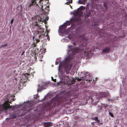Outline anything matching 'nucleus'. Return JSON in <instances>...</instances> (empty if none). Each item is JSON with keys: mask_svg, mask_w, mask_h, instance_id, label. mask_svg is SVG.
Returning a JSON list of instances; mask_svg holds the SVG:
<instances>
[{"mask_svg": "<svg viewBox=\"0 0 127 127\" xmlns=\"http://www.w3.org/2000/svg\"><path fill=\"white\" fill-rule=\"evenodd\" d=\"M67 1H68V0H67Z\"/></svg>", "mask_w": 127, "mask_h": 127, "instance_id": "8fccbe9b", "label": "nucleus"}, {"mask_svg": "<svg viewBox=\"0 0 127 127\" xmlns=\"http://www.w3.org/2000/svg\"><path fill=\"white\" fill-rule=\"evenodd\" d=\"M52 80V81H53L55 82H56V79H54L53 77H51Z\"/></svg>", "mask_w": 127, "mask_h": 127, "instance_id": "412c9836", "label": "nucleus"}, {"mask_svg": "<svg viewBox=\"0 0 127 127\" xmlns=\"http://www.w3.org/2000/svg\"><path fill=\"white\" fill-rule=\"evenodd\" d=\"M68 78V79L69 80H70V82H68V81H67V83L68 84H69V85H70L72 84H74L75 82V80H74L73 79L72 80H70L69 78Z\"/></svg>", "mask_w": 127, "mask_h": 127, "instance_id": "9b49d317", "label": "nucleus"}, {"mask_svg": "<svg viewBox=\"0 0 127 127\" xmlns=\"http://www.w3.org/2000/svg\"><path fill=\"white\" fill-rule=\"evenodd\" d=\"M68 48L67 54L69 56L68 58L70 60L72 59L73 56L76 53L80 52L84 54L86 53L87 52L86 50L87 47L85 45L84 46L81 45L79 46L78 47L75 48L73 46L69 45L68 46Z\"/></svg>", "mask_w": 127, "mask_h": 127, "instance_id": "f257e3e1", "label": "nucleus"}, {"mask_svg": "<svg viewBox=\"0 0 127 127\" xmlns=\"http://www.w3.org/2000/svg\"><path fill=\"white\" fill-rule=\"evenodd\" d=\"M31 106L29 104V103H28L26 107L23 109V110L26 111L27 113L29 112L32 110V109L31 108Z\"/></svg>", "mask_w": 127, "mask_h": 127, "instance_id": "0eeeda50", "label": "nucleus"}, {"mask_svg": "<svg viewBox=\"0 0 127 127\" xmlns=\"http://www.w3.org/2000/svg\"><path fill=\"white\" fill-rule=\"evenodd\" d=\"M92 119L96 121L98 119L97 117H95L92 118Z\"/></svg>", "mask_w": 127, "mask_h": 127, "instance_id": "2eb2a0df", "label": "nucleus"}, {"mask_svg": "<svg viewBox=\"0 0 127 127\" xmlns=\"http://www.w3.org/2000/svg\"><path fill=\"white\" fill-rule=\"evenodd\" d=\"M82 0L83 1V3L86 1V0Z\"/></svg>", "mask_w": 127, "mask_h": 127, "instance_id": "f704fd0d", "label": "nucleus"}, {"mask_svg": "<svg viewBox=\"0 0 127 127\" xmlns=\"http://www.w3.org/2000/svg\"><path fill=\"white\" fill-rule=\"evenodd\" d=\"M67 27V26L65 23L63 25H61L59 27V32L62 33H65L66 31V28Z\"/></svg>", "mask_w": 127, "mask_h": 127, "instance_id": "423d86ee", "label": "nucleus"}, {"mask_svg": "<svg viewBox=\"0 0 127 127\" xmlns=\"http://www.w3.org/2000/svg\"><path fill=\"white\" fill-rule=\"evenodd\" d=\"M49 19V17L46 16L45 18V19H42L40 18L39 19H36V25H34L38 29V31H37V35H38L39 37V38H43L45 35L44 34V29L41 28V26L40 25L39 26L37 24L38 23H42V22H45V23L46 22V21L48 20Z\"/></svg>", "mask_w": 127, "mask_h": 127, "instance_id": "f03ea898", "label": "nucleus"}, {"mask_svg": "<svg viewBox=\"0 0 127 127\" xmlns=\"http://www.w3.org/2000/svg\"><path fill=\"white\" fill-rule=\"evenodd\" d=\"M38 87H39V84L38 85Z\"/></svg>", "mask_w": 127, "mask_h": 127, "instance_id": "09e8293b", "label": "nucleus"}, {"mask_svg": "<svg viewBox=\"0 0 127 127\" xmlns=\"http://www.w3.org/2000/svg\"><path fill=\"white\" fill-rule=\"evenodd\" d=\"M26 75H29V74H28V73L25 74V76H26Z\"/></svg>", "mask_w": 127, "mask_h": 127, "instance_id": "a19ab883", "label": "nucleus"}, {"mask_svg": "<svg viewBox=\"0 0 127 127\" xmlns=\"http://www.w3.org/2000/svg\"><path fill=\"white\" fill-rule=\"evenodd\" d=\"M39 95H37L35 97H34V98L36 99H37V98H38L39 97Z\"/></svg>", "mask_w": 127, "mask_h": 127, "instance_id": "393cba45", "label": "nucleus"}, {"mask_svg": "<svg viewBox=\"0 0 127 127\" xmlns=\"http://www.w3.org/2000/svg\"><path fill=\"white\" fill-rule=\"evenodd\" d=\"M82 13V12L81 11H79L78 10L76 12V14L78 15L79 14V13L81 14Z\"/></svg>", "mask_w": 127, "mask_h": 127, "instance_id": "dca6fc26", "label": "nucleus"}, {"mask_svg": "<svg viewBox=\"0 0 127 127\" xmlns=\"http://www.w3.org/2000/svg\"><path fill=\"white\" fill-rule=\"evenodd\" d=\"M36 45L35 44V43H34L33 44H32L31 45V46L32 47H36Z\"/></svg>", "mask_w": 127, "mask_h": 127, "instance_id": "6ab92c4d", "label": "nucleus"}, {"mask_svg": "<svg viewBox=\"0 0 127 127\" xmlns=\"http://www.w3.org/2000/svg\"><path fill=\"white\" fill-rule=\"evenodd\" d=\"M12 101H14L15 100H14V98H13V96H12Z\"/></svg>", "mask_w": 127, "mask_h": 127, "instance_id": "72a5a7b5", "label": "nucleus"}, {"mask_svg": "<svg viewBox=\"0 0 127 127\" xmlns=\"http://www.w3.org/2000/svg\"><path fill=\"white\" fill-rule=\"evenodd\" d=\"M44 127H48L52 126V124L50 122H46L44 123Z\"/></svg>", "mask_w": 127, "mask_h": 127, "instance_id": "1a4fd4ad", "label": "nucleus"}, {"mask_svg": "<svg viewBox=\"0 0 127 127\" xmlns=\"http://www.w3.org/2000/svg\"><path fill=\"white\" fill-rule=\"evenodd\" d=\"M88 82H90L91 81H92L91 80H88V79H86V81H87V82H88Z\"/></svg>", "mask_w": 127, "mask_h": 127, "instance_id": "c756f323", "label": "nucleus"}, {"mask_svg": "<svg viewBox=\"0 0 127 127\" xmlns=\"http://www.w3.org/2000/svg\"><path fill=\"white\" fill-rule=\"evenodd\" d=\"M69 1H68L66 2L65 4H67V5H68L69 4Z\"/></svg>", "mask_w": 127, "mask_h": 127, "instance_id": "2f4dec72", "label": "nucleus"}, {"mask_svg": "<svg viewBox=\"0 0 127 127\" xmlns=\"http://www.w3.org/2000/svg\"><path fill=\"white\" fill-rule=\"evenodd\" d=\"M96 121V122L97 123H99L100 124H102V123H100V121L99 120H98V119Z\"/></svg>", "mask_w": 127, "mask_h": 127, "instance_id": "b1692460", "label": "nucleus"}, {"mask_svg": "<svg viewBox=\"0 0 127 127\" xmlns=\"http://www.w3.org/2000/svg\"><path fill=\"white\" fill-rule=\"evenodd\" d=\"M24 52H23L22 53V54L21 55H22L24 54Z\"/></svg>", "mask_w": 127, "mask_h": 127, "instance_id": "37998d69", "label": "nucleus"}, {"mask_svg": "<svg viewBox=\"0 0 127 127\" xmlns=\"http://www.w3.org/2000/svg\"><path fill=\"white\" fill-rule=\"evenodd\" d=\"M65 24H66V25L67 26H69L70 25V22L69 21H66V23H65Z\"/></svg>", "mask_w": 127, "mask_h": 127, "instance_id": "4468645a", "label": "nucleus"}, {"mask_svg": "<svg viewBox=\"0 0 127 127\" xmlns=\"http://www.w3.org/2000/svg\"><path fill=\"white\" fill-rule=\"evenodd\" d=\"M112 46V45H110V46L105 47L102 50L103 53H109L111 49V47Z\"/></svg>", "mask_w": 127, "mask_h": 127, "instance_id": "6e6552de", "label": "nucleus"}, {"mask_svg": "<svg viewBox=\"0 0 127 127\" xmlns=\"http://www.w3.org/2000/svg\"><path fill=\"white\" fill-rule=\"evenodd\" d=\"M97 78H95V79H93V81L95 82V81H96V80L97 79Z\"/></svg>", "mask_w": 127, "mask_h": 127, "instance_id": "473e14b6", "label": "nucleus"}, {"mask_svg": "<svg viewBox=\"0 0 127 127\" xmlns=\"http://www.w3.org/2000/svg\"><path fill=\"white\" fill-rule=\"evenodd\" d=\"M11 117L12 118H15L16 117L15 115H12Z\"/></svg>", "mask_w": 127, "mask_h": 127, "instance_id": "4be33fe9", "label": "nucleus"}, {"mask_svg": "<svg viewBox=\"0 0 127 127\" xmlns=\"http://www.w3.org/2000/svg\"><path fill=\"white\" fill-rule=\"evenodd\" d=\"M94 25H95V26H98V25H99V24H94Z\"/></svg>", "mask_w": 127, "mask_h": 127, "instance_id": "ea45409f", "label": "nucleus"}, {"mask_svg": "<svg viewBox=\"0 0 127 127\" xmlns=\"http://www.w3.org/2000/svg\"><path fill=\"white\" fill-rule=\"evenodd\" d=\"M68 1L69 3H72V0H70V1Z\"/></svg>", "mask_w": 127, "mask_h": 127, "instance_id": "7c9ffc66", "label": "nucleus"}, {"mask_svg": "<svg viewBox=\"0 0 127 127\" xmlns=\"http://www.w3.org/2000/svg\"><path fill=\"white\" fill-rule=\"evenodd\" d=\"M37 91L38 92V91L39 92H41V90H40V89H38L37 90Z\"/></svg>", "mask_w": 127, "mask_h": 127, "instance_id": "c9c22d12", "label": "nucleus"}, {"mask_svg": "<svg viewBox=\"0 0 127 127\" xmlns=\"http://www.w3.org/2000/svg\"><path fill=\"white\" fill-rule=\"evenodd\" d=\"M36 3L35 0H31V3L29 4V7H30L33 5H35Z\"/></svg>", "mask_w": 127, "mask_h": 127, "instance_id": "f8f14e48", "label": "nucleus"}, {"mask_svg": "<svg viewBox=\"0 0 127 127\" xmlns=\"http://www.w3.org/2000/svg\"><path fill=\"white\" fill-rule=\"evenodd\" d=\"M104 7L107 10L108 9V6H107V5H106L105 4H104Z\"/></svg>", "mask_w": 127, "mask_h": 127, "instance_id": "5701e85b", "label": "nucleus"}, {"mask_svg": "<svg viewBox=\"0 0 127 127\" xmlns=\"http://www.w3.org/2000/svg\"><path fill=\"white\" fill-rule=\"evenodd\" d=\"M34 37L33 36V38H32L33 40H34Z\"/></svg>", "mask_w": 127, "mask_h": 127, "instance_id": "a18cd8bd", "label": "nucleus"}, {"mask_svg": "<svg viewBox=\"0 0 127 127\" xmlns=\"http://www.w3.org/2000/svg\"><path fill=\"white\" fill-rule=\"evenodd\" d=\"M8 101H5L3 104H2L0 106L1 108H2V109L3 110H6L8 108H10L12 110H14L18 107V105L10 106L9 103V102L11 103V100H10V98L9 97L7 98Z\"/></svg>", "mask_w": 127, "mask_h": 127, "instance_id": "20e7f679", "label": "nucleus"}, {"mask_svg": "<svg viewBox=\"0 0 127 127\" xmlns=\"http://www.w3.org/2000/svg\"><path fill=\"white\" fill-rule=\"evenodd\" d=\"M76 79L77 81H81V80H86L85 78H84V77H81L80 78H76Z\"/></svg>", "mask_w": 127, "mask_h": 127, "instance_id": "ddd939ff", "label": "nucleus"}, {"mask_svg": "<svg viewBox=\"0 0 127 127\" xmlns=\"http://www.w3.org/2000/svg\"><path fill=\"white\" fill-rule=\"evenodd\" d=\"M88 74V72H86V75H85V77H86L87 75Z\"/></svg>", "mask_w": 127, "mask_h": 127, "instance_id": "4c0bfd02", "label": "nucleus"}, {"mask_svg": "<svg viewBox=\"0 0 127 127\" xmlns=\"http://www.w3.org/2000/svg\"><path fill=\"white\" fill-rule=\"evenodd\" d=\"M37 109H35L34 110V112L37 111Z\"/></svg>", "mask_w": 127, "mask_h": 127, "instance_id": "58836bf2", "label": "nucleus"}, {"mask_svg": "<svg viewBox=\"0 0 127 127\" xmlns=\"http://www.w3.org/2000/svg\"><path fill=\"white\" fill-rule=\"evenodd\" d=\"M77 43L76 42H74L73 43V44L75 46H76Z\"/></svg>", "mask_w": 127, "mask_h": 127, "instance_id": "c85d7f7f", "label": "nucleus"}, {"mask_svg": "<svg viewBox=\"0 0 127 127\" xmlns=\"http://www.w3.org/2000/svg\"><path fill=\"white\" fill-rule=\"evenodd\" d=\"M59 64V63L58 62H56L55 63V64L56 65H57Z\"/></svg>", "mask_w": 127, "mask_h": 127, "instance_id": "e433bc0d", "label": "nucleus"}, {"mask_svg": "<svg viewBox=\"0 0 127 127\" xmlns=\"http://www.w3.org/2000/svg\"><path fill=\"white\" fill-rule=\"evenodd\" d=\"M40 41V40L39 39H36V43L37 44V43L39 42Z\"/></svg>", "mask_w": 127, "mask_h": 127, "instance_id": "bb28decb", "label": "nucleus"}, {"mask_svg": "<svg viewBox=\"0 0 127 127\" xmlns=\"http://www.w3.org/2000/svg\"><path fill=\"white\" fill-rule=\"evenodd\" d=\"M8 96H9V97H10V96H9L10 95H8Z\"/></svg>", "mask_w": 127, "mask_h": 127, "instance_id": "de8ad7c7", "label": "nucleus"}, {"mask_svg": "<svg viewBox=\"0 0 127 127\" xmlns=\"http://www.w3.org/2000/svg\"><path fill=\"white\" fill-rule=\"evenodd\" d=\"M108 100L109 101H111L113 102V99H109V98L108 99Z\"/></svg>", "mask_w": 127, "mask_h": 127, "instance_id": "cd10ccee", "label": "nucleus"}, {"mask_svg": "<svg viewBox=\"0 0 127 127\" xmlns=\"http://www.w3.org/2000/svg\"><path fill=\"white\" fill-rule=\"evenodd\" d=\"M42 1V0H40L38 6L39 7L42 9V10L43 12V13L45 15H47L48 14V12L50 10L49 6V5L47 6L45 8V10H44L43 8V7L42 5L41 4V1Z\"/></svg>", "mask_w": 127, "mask_h": 127, "instance_id": "39448f33", "label": "nucleus"}, {"mask_svg": "<svg viewBox=\"0 0 127 127\" xmlns=\"http://www.w3.org/2000/svg\"><path fill=\"white\" fill-rule=\"evenodd\" d=\"M78 3L80 4H83V1L82 0H79L78 1Z\"/></svg>", "mask_w": 127, "mask_h": 127, "instance_id": "f3484780", "label": "nucleus"}, {"mask_svg": "<svg viewBox=\"0 0 127 127\" xmlns=\"http://www.w3.org/2000/svg\"><path fill=\"white\" fill-rule=\"evenodd\" d=\"M72 66V64L66 61L62 62L60 63L58 67L59 70L60 69L64 68V71L66 74H69L71 68Z\"/></svg>", "mask_w": 127, "mask_h": 127, "instance_id": "7ed1b4c3", "label": "nucleus"}, {"mask_svg": "<svg viewBox=\"0 0 127 127\" xmlns=\"http://www.w3.org/2000/svg\"><path fill=\"white\" fill-rule=\"evenodd\" d=\"M92 12V11L91 10H89L88 11H87L86 12V13L84 14L85 17H88L90 16L91 14V13Z\"/></svg>", "mask_w": 127, "mask_h": 127, "instance_id": "9d476101", "label": "nucleus"}, {"mask_svg": "<svg viewBox=\"0 0 127 127\" xmlns=\"http://www.w3.org/2000/svg\"><path fill=\"white\" fill-rule=\"evenodd\" d=\"M35 55H36V54H35Z\"/></svg>", "mask_w": 127, "mask_h": 127, "instance_id": "3c124183", "label": "nucleus"}, {"mask_svg": "<svg viewBox=\"0 0 127 127\" xmlns=\"http://www.w3.org/2000/svg\"><path fill=\"white\" fill-rule=\"evenodd\" d=\"M7 46V44H5L4 45H2L1 47V48H3L4 47H5V46Z\"/></svg>", "mask_w": 127, "mask_h": 127, "instance_id": "aec40b11", "label": "nucleus"}, {"mask_svg": "<svg viewBox=\"0 0 127 127\" xmlns=\"http://www.w3.org/2000/svg\"><path fill=\"white\" fill-rule=\"evenodd\" d=\"M69 6L72 8V6L70 5Z\"/></svg>", "mask_w": 127, "mask_h": 127, "instance_id": "49530a36", "label": "nucleus"}, {"mask_svg": "<svg viewBox=\"0 0 127 127\" xmlns=\"http://www.w3.org/2000/svg\"><path fill=\"white\" fill-rule=\"evenodd\" d=\"M67 38H70V37L69 36V35H68L67 36Z\"/></svg>", "mask_w": 127, "mask_h": 127, "instance_id": "79ce46f5", "label": "nucleus"}, {"mask_svg": "<svg viewBox=\"0 0 127 127\" xmlns=\"http://www.w3.org/2000/svg\"><path fill=\"white\" fill-rule=\"evenodd\" d=\"M109 115L112 117H114V116L113 114L110 112H109Z\"/></svg>", "mask_w": 127, "mask_h": 127, "instance_id": "a211bd4d", "label": "nucleus"}, {"mask_svg": "<svg viewBox=\"0 0 127 127\" xmlns=\"http://www.w3.org/2000/svg\"><path fill=\"white\" fill-rule=\"evenodd\" d=\"M104 97H106V95H104Z\"/></svg>", "mask_w": 127, "mask_h": 127, "instance_id": "c03bdc74", "label": "nucleus"}, {"mask_svg": "<svg viewBox=\"0 0 127 127\" xmlns=\"http://www.w3.org/2000/svg\"><path fill=\"white\" fill-rule=\"evenodd\" d=\"M14 19L13 18L12 19L11 21V22H10V23L11 24H12L13 22L14 21Z\"/></svg>", "mask_w": 127, "mask_h": 127, "instance_id": "a878e982", "label": "nucleus"}]
</instances>
